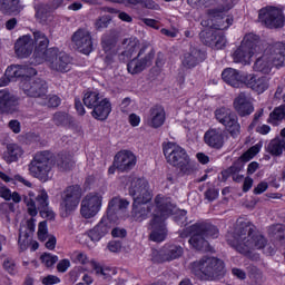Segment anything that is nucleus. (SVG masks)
Here are the masks:
<instances>
[{
	"label": "nucleus",
	"mask_w": 285,
	"mask_h": 285,
	"mask_svg": "<svg viewBox=\"0 0 285 285\" xmlns=\"http://www.w3.org/2000/svg\"><path fill=\"white\" fill-rule=\"evenodd\" d=\"M227 243L234 246L242 255H249L250 250H262L266 248L268 239H266L262 233L257 232L250 223L237 219L234 230V240L227 239Z\"/></svg>",
	"instance_id": "nucleus-1"
},
{
	"label": "nucleus",
	"mask_w": 285,
	"mask_h": 285,
	"mask_svg": "<svg viewBox=\"0 0 285 285\" xmlns=\"http://www.w3.org/2000/svg\"><path fill=\"white\" fill-rule=\"evenodd\" d=\"M209 14H213L216 18V29L218 31L213 28L200 31V41L204 43V46L213 48V50H224L227 41L226 36H224L222 30H227V28H230V26H233V20L232 18L224 17V13L217 10H210Z\"/></svg>",
	"instance_id": "nucleus-2"
},
{
	"label": "nucleus",
	"mask_w": 285,
	"mask_h": 285,
	"mask_svg": "<svg viewBox=\"0 0 285 285\" xmlns=\"http://www.w3.org/2000/svg\"><path fill=\"white\" fill-rule=\"evenodd\" d=\"M155 204L157 212L154 214L153 219L149 223V239L150 242H165L168 235V229H166V218L168 215L173 214V205L170 200L161 198V196H156Z\"/></svg>",
	"instance_id": "nucleus-3"
},
{
	"label": "nucleus",
	"mask_w": 285,
	"mask_h": 285,
	"mask_svg": "<svg viewBox=\"0 0 285 285\" xmlns=\"http://www.w3.org/2000/svg\"><path fill=\"white\" fill-rule=\"evenodd\" d=\"M163 153L167 164L178 168L181 175H193L197 170V163L190 159L186 149L175 142L163 144Z\"/></svg>",
	"instance_id": "nucleus-4"
},
{
	"label": "nucleus",
	"mask_w": 285,
	"mask_h": 285,
	"mask_svg": "<svg viewBox=\"0 0 285 285\" xmlns=\"http://www.w3.org/2000/svg\"><path fill=\"white\" fill-rule=\"evenodd\" d=\"M189 233V246H191L194 250H203V253H208L210 250L208 237H212L213 239H217V237H219V228L206 222L191 225Z\"/></svg>",
	"instance_id": "nucleus-5"
},
{
	"label": "nucleus",
	"mask_w": 285,
	"mask_h": 285,
	"mask_svg": "<svg viewBox=\"0 0 285 285\" xmlns=\"http://www.w3.org/2000/svg\"><path fill=\"white\" fill-rule=\"evenodd\" d=\"M224 271V261L215 257L204 256L193 263V273L203 282H213L222 275Z\"/></svg>",
	"instance_id": "nucleus-6"
},
{
	"label": "nucleus",
	"mask_w": 285,
	"mask_h": 285,
	"mask_svg": "<svg viewBox=\"0 0 285 285\" xmlns=\"http://www.w3.org/2000/svg\"><path fill=\"white\" fill-rule=\"evenodd\" d=\"M82 101L87 108L92 109L91 117L98 121H106L112 112L110 99L104 98L98 91H87Z\"/></svg>",
	"instance_id": "nucleus-7"
},
{
	"label": "nucleus",
	"mask_w": 285,
	"mask_h": 285,
	"mask_svg": "<svg viewBox=\"0 0 285 285\" xmlns=\"http://www.w3.org/2000/svg\"><path fill=\"white\" fill-rule=\"evenodd\" d=\"M55 159H52L50 151H38L29 164V173L40 181H48V179L52 177L51 173Z\"/></svg>",
	"instance_id": "nucleus-8"
},
{
	"label": "nucleus",
	"mask_w": 285,
	"mask_h": 285,
	"mask_svg": "<svg viewBox=\"0 0 285 285\" xmlns=\"http://www.w3.org/2000/svg\"><path fill=\"white\" fill-rule=\"evenodd\" d=\"M42 61H46L48 68L52 72H60L66 75L72 70V58L60 51L58 48H49L46 52V56L42 58Z\"/></svg>",
	"instance_id": "nucleus-9"
},
{
	"label": "nucleus",
	"mask_w": 285,
	"mask_h": 285,
	"mask_svg": "<svg viewBox=\"0 0 285 285\" xmlns=\"http://www.w3.org/2000/svg\"><path fill=\"white\" fill-rule=\"evenodd\" d=\"M258 41L259 37L254 33L246 35L240 46L233 53L235 63H250L253 55L257 51Z\"/></svg>",
	"instance_id": "nucleus-10"
},
{
	"label": "nucleus",
	"mask_w": 285,
	"mask_h": 285,
	"mask_svg": "<svg viewBox=\"0 0 285 285\" xmlns=\"http://www.w3.org/2000/svg\"><path fill=\"white\" fill-rule=\"evenodd\" d=\"M155 59V49L150 46H142L136 58L130 60L127 65V70L130 75H139L146 68L153 66Z\"/></svg>",
	"instance_id": "nucleus-11"
},
{
	"label": "nucleus",
	"mask_w": 285,
	"mask_h": 285,
	"mask_svg": "<svg viewBox=\"0 0 285 285\" xmlns=\"http://www.w3.org/2000/svg\"><path fill=\"white\" fill-rule=\"evenodd\" d=\"M258 21L269 30L284 28V12L275 7H265L258 11Z\"/></svg>",
	"instance_id": "nucleus-12"
},
{
	"label": "nucleus",
	"mask_w": 285,
	"mask_h": 285,
	"mask_svg": "<svg viewBox=\"0 0 285 285\" xmlns=\"http://www.w3.org/2000/svg\"><path fill=\"white\" fill-rule=\"evenodd\" d=\"M128 183L130 184L129 195L132 197L134 202L137 204H142V202H151L153 194L150 193L148 180L145 178L129 176Z\"/></svg>",
	"instance_id": "nucleus-13"
},
{
	"label": "nucleus",
	"mask_w": 285,
	"mask_h": 285,
	"mask_svg": "<svg viewBox=\"0 0 285 285\" xmlns=\"http://www.w3.org/2000/svg\"><path fill=\"white\" fill-rule=\"evenodd\" d=\"M20 88L27 97H32L35 99L46 97V95H48V82L37 77H24L20 81Z\"/></svg>",
	"instance_id": "nucleus-14"
},
{
	"label": "nucleus",
	"mask_w": 285,
	"mask_h": 285,
	"mask_svg": "<svg viewBox=\"0 0 285 285\" xmlns=\"http://www.w3.org/2000/svg\"><path fill=\"white\" fill-rule=\"evenodd\" d=\"M80 202L81 187L79 185L69 186L61 194L60 210H62L65 215H70V213L77 210Z\"/></svg>",
	"instance_id": "nucleus-15"
},
{
	"label": "nucleus",
	"mask_w": 285,
	"mask_h": 285,
	"mask_svg": "<svg viewBox=\"0 0 285 285\" xmlns=\"http://www.w3.org/2000/svg\"><path fill=\"white\" fill-rule=\"evenodd\" d=\"M104 197L97 193H90L81 200L80 215L85 219H92L101 210Z\"/></svg>",
	"instance_id": "nucleus-16"
},
{
	"label": "nucleus",
	"mask_w": 285,
	"mask_h": 285,
	"mask_svg": "<svg viewBox=\"0 0 285 285\" xmlns=\"http://www.w3.org/2000/svg\"><path fill=\"white\" fill-rule=\"evenodd\" d=\"M71 41L76 50L82 52V55H90V52H92V35L88 29H78L73 32Z\"/></svg>",
	"instance_id": "nucleus-17"
},
{
	"label": "nucleus",
	"mask_w": 285,
	"mask_h": 285,
	"mask_svg": "<svg viewBox=\"0 0 285 285\" xmlns=\"http://www.w3.org/2000/svg\"><path fill=\"white\" fill-rule=\"evenodd\" d=\"M246 88H249L257 95H264L271 86V79L266 76H257L255 73H245L244 77Z\"/></svg>",
	"instance_id": "nucleus-18"
},
{
	"label": "nucleus",
	"mask_w": 285,
	"mask_h": 285,
	"mask_svg": "<svg viewBox=\"0 0 285 285\" xmlns=\"http://www.w3.org/2000/svg\"><path fill=\"white\" fill-rule=\"evenodd\" d=\"M23 202L27 206L28 214L31 217H37L40 210L48 208V193L46 190L39 191L38 196L36 197V202L33 198L24 196Z\"/></svg>",
	"instance_id": "nucleus-19"
},
{
	"label": "nucleus",
	"mask_w": 285,
	"mask_h": 285,
	"mask_svg": "<svg viewBox=\"0 0 285 285\" xmlns=\"http://www.w3.org/2000/svg\"><path fill=\"white\" fill-rule=\"evenodd\" d=\"M114 165L120 173H128L137 166V157L132 151L122 150L115 156Z\"/></svg>",
	"instance_id": "nucleus-20"
},
{
	"label": "nucleus",
	"mask_w": 285,
	"mask_h": 285,
	"mask_svg": "<svg viewBox=\"0 0 285 285\" xmlns=\"http://www.w3.org/2000/svg\"><path fill=\"white\" fill-rule=\"evenodd\" d=\"M19 108V98L3 89L0 90V115H12Z\"/></svg>",
	"instance_id": "nucleus-21"
},
{
	"label": "nucleus",
	"mask_w": 285,
	"mask_h": 285,
	"mask_svg": "<svg viewBox=\"0 0 285 285\" xmlns=\"http://www.w3.org/2000/svg\"><path fill=\"white\" fill-rule=\"evenodd\" d=\"M234 110L239 115V117H248L255 112V107L250 97L246 92H239L233 102Z\"/></svg>",
	"instance_id": "nucleus-22"
},
{
	"label": "nucleus",
	"mask_w": 285,
	"mask_h": 285,
	"mask_svg": "<svg viewBox=\"0 0 285 285\" xmlns=\"http://www.w3.org/2000/svg\"><path fill=\"white\" fill-rule=\"evenodd\" d=\"M115 223L110 218H101V220L91 229L88 230L87 235L91 242H101L106 235L110 234Z\"/></svg>",
	"instance_id": "nucleus-23"
},
{
	"label": "nucleus",
	"mask_w": 285,
	"mask_h": 285,
	"mask_svg": "<svg viewBox=\"0 0 285 285\" xmlns=\"http://www.w3.org/2000/svg\"><path fill=\"white\" fill-rule=\"evenodd\" d=\"M206 60V52L202 51V49L197 47H190L189 51L184 53L181 59V66L186 68V70H191V68H196L203 61Z\"/></svg>",
	"instance_id": "nucleus-24"
},
{
	"label": "nucleus",
	"mask_w": 285,
	"mask_h": 285,
	"mask_svg": "<svg viewBox=\"0 0 285 285\" xmlns=\"http://www.w3.org/2000/svg\"><path fill=\"white\" fill-rule=\"evenodd\" d=\"M49 43L50 40L46 33L41 31H33V46H36L33 57L37 59V63H41L43 61L46 52H48Z\"/></svg>",
	"instance_id": "nucleus-25"
},
{
	"label": "nucleus",
	"mask_w": 285,
	"mask_h": 285,
	"mask_svg": "<svg viewBox=\"0 0 285 285\" xmlns=\"http://www.w3.org/2000/svg\"><path fill=\"white\" fill-rule=\"evenodd\" d=\"M35 50V40L29 35L20 37L14 43V52L20 59H27Z\"/></svg>",
	"instance_id": "nucleus-26"
},
{
	"label": "nucleus",
	"mask_w": 285,
	"mask_h": 285,
	"mask_svg": "<svg viewBox=\"0 0 285 285\" xmlns=\"http://www.w3.org/2000/svg\"><path fill=\"white\" fill-rule=\"evenodd\" d=\"M275 68H284L285 66V45L283 42L274 43L266 52Z\"/></svg>",
	"instance_id": "nucleus-27"
},
{
	"label": "nucleus",
	"mask_w": 285,
	"mask_h": 285,
	"mask_svg": "<svg viewBox=\"0 0 285 285\" xmlns=\"http://www.w3.org/2000/svg\"><path fill=\"white\" fill-rule=\"evenodd\" d=\"M246 73L239 72L237 69L227 68L222 72V78L225 83L232 86V88H239V86H244L245 81L244 78Z\"/></svg>",
	"instance_id": "nucleus-28"
},
{
	"label": "nucleus",
	"mask_w": 285,
	"mask_h": 285,
	"mask_svg": "<svg viewBox=\"0 0 285 285\" xmlns=\"http://www.w3.org/2000/svg\"><path fill=\"white\" fill-rule=\"evenodd\" d=\"M166 121V110L164 107L156 105L149 109V116L147 118V125L150 128H161V125Z\"/></svg>",
	"instance_id": "nucleus-29"
},
{
	"label": "nucleus",
	"mask_w": 285,
	"mask_h": 285,
	"mask_svg": "<svg viewBox=\"0 0 285 285\" xmlns=\"http://www.w3.org/2000/svg\"><path fill=\"white\" fill-rule=\"evenodd\" d=\"M204 141L209 148H224V132L220 129H209L205 132Z\"/></svg>",
	"instance_id": "nucleus-30"
},
{
	"label": "nucleus",
	"mask_w": 285,
	"mask_h": 285,
	"mask_svg": "<svg viewBox=\"0 0 285 285\" xmlns=\"http://www.w3.org/2000/svg\"><path fill=\"white\" fill-rule=\"evenodd\" d=\"M23 157V147L18 144H7L4 151L2 153V159L6 164H14Z\"/></svg>",
	"instance_id": "nucleus-31"
},
{
	"label": "nucleus",
	"mask_w": 285,
	"mask_h": 285,
	"mask_svg": "<svg viewBox=\"0 0 285 285\" xmlns=\"http://www.w3.org/2000/svg\"><path fill=\"white\" fill-rule=\"evenodd\" d=\"M148 203L149 202L137 203V200H134L131 217L135 222H144L145 219H148V216L153 210V206Z\"/></svg>",
	"instance_id": "nucleus-32"
},
{
	"label": "nucleus",
	"mask_w": 285,
	"mask_h": 285,
	"mask_svg": "<svg viewBox=\"0 0 285 285\" xmlns=\"http://www.w3.org/2000/svg\"><path fill=\"white\" fill-rule=\"evenodd\" d=\"M35 219L31 218L27 220V226L20 228L18 244L21 250H27L28 245L30 244V237L35 233Z\"/></svg>",
	"instance_id": "nucleus-33"
},
{
	"label": "nucleus",
	"mask_w": 285,
	"mask_h": 285,
	"mask_svg": "<svg viewBox=\"0 0 285 285\" xmlns=\"http://www.w3.org/2000/svg\"><path fill=\"white\" fill-rule=\"evenodd\" d=\"M220 124L225 126V128L229 131V135H232V137H237V135H239L242 126H239L237 115L233 112L230 109L227 112V116L224 117V120H220Z\"/></svg>",
	"instance_id": "nucleus-34"
},
{
	"label": "nucleus",
	"mask_w": 285,
	"mask_h": 285,
	"mask_svg": "<svg viewBox=\"0 0 285 285\" xmlns=\"http://www.w3.org/2000/svg\"><path fill=\"white\" fill-rule=\"evenodd\" d=\"M21 0H0V12L2 14H17L23 10Z\"/></svg>",
	"instance_id": "nucleus-35"
},
{
	"label": "nucleus",
	"mask_w": 285,
	"mask_h": 285,
	"mask_svg": "<svg viewBox=\"0 0 285 285\" xmlns=\"http://www.w3.org/2000/svg\"><path fill=\"white\" fill-rule=\"evenodd\" d=\"M267 153L272 155V157H282L285 153V138H274L266 146Z\"/></svg>",
	"instance_id": "nucleus-36"
},
{
	"label": "nucleus",
	"mask_w": 285,
	"mask_h": 285,
	"mask_svg": "<svg viewBox=\"0 0 285 285\" xmlns=\"http://www.w3.org/2000/svg\"><path fill=\"white\" fill-rule=\"evenodd\" d=\"M35 10L36 19L39 23H48L52 19V9H50V6L39 3L35 6Z\"/></svg>",
	"instance_id": "nucleus-37"
},
{
	"label": "nucleus",
	"mask_w": 285,
	"mask_h": 285,
	"mask_svg": "<svg viewBox=\"0 0 285 285\" xmlns=\"http://www.w3.org/2000/svg\"><path fill=\"white\" fill-rule=\"evenodd\" d=\"M254 70L256 72H263V75H269L271 70H273V62L267 53H264L255 61Z\"/></svg>",
	"instance_id": "nucleus-38"
},
{
	"label": "nucleus",
	"mask_w": 285,
	"mask_h": 285,
	"mask_svg": "<svg viewBox=\"0 0 285 285\" xmlns=\"http://www.w3.org/2000/svg\"><path fill=\"white\" fill-rule=\"evenodd\" d=\"M122 46L125 49V51H122V56L130 59V57H132V55L139 50V40L135 37L125 38L122 40Z\"/></svg>",
	"instance_id": "nucleus-39"
},
{
	"label": "nucleus",
	"mask_w": 285,
	"mask_h": 285,
	"mask_svg": "<svg viewBox=\"0 0 285 285\" xmlns=\"http://www.w3.org/2000/svg\"><path fill=\"white\" fill-rule=\"evenodd\" d=\"M128 206H130V202L119 197H114L108 204L107 215H115L117 210H124L128 208Z\"/></svg>",
	"instance_id": "nucleus-40"
},
{
	"label": "nucleus",
	"mask_w": 285,
	"mask_h": 285,
	"mask_svg": "<svg viewBox=\"0 0 285 285\" xmlns=\"http://www.w3.org/2000/svg\"><path fill=\"white\" fill-rule=\"evenodd\" d=\"M56 165L61 171H66L75 166V161L70 154H58L56 157Z\"/></svg>",
	"instance_id": "nucleus-41"
},
{
	"label": "nucleus",
	"mask_w": 285,
	"mask_h": 285,
	"mask_svg": "<svg viewBox=\"0 0 285 285\" xmlns=\"http://www.w3.org/2000/svg\"><path fill=\"white\" fill-rule=\"evenodd\" d=\"M165 259L166 262H173V259H179L184 255V248L179 245H165Z\"/></svg>",
	"instance_id": "nucleus-42"
},
{
	"label": "nucleus",
	"mask_w": 285,
	"mask_h": 285,
	"mask_svg": "<svg viewBox=\"0 0 285 285\" xmlns=\"http://www.w3.org/2000/svg\"><path fill=\"white\" fill-rule=\"evenodd\" d=\"M26 70L28 68L21 66V65H13L6 69L4 73H7V77L10 78L11 81H14V79H19L20 77L22 79H26Z\"/></svg>",
	"instance_id": "nucleus-43"
},
{
	"label": "nucleus",
	"mask_w": 285,
	"mask_h": 285,
	"mask_svg": "<svg viewBox=\"0 0 285 285\" xmlns=\"http://www.w3.org/2000/svg\"><path fill=\"white\" fill-rule=\"evenodd\" d=\"M268 235L274 239H278L281 244H285V226L282 224L272 225L268 227Z\"/></svg>",
	"instance_id": "nucleus-44"
},
{
	"label": "nucleus",
	"mask_w": 285,
	"mask_h": 285,
	"mask_svg": "<svg viewBox=\"0 0 285 285\" xmlns=\"http://www.w3.org/2000/svg\"><path fill=\"white\" fill-rule=\"evenodd\" d=\"M52 122L55 126H70L72 118L66 111H57L52 116Z\"/></svg>",
	"instance_id": "nucleus-45"
},
{
	"label": "nucleus",
	"mask_w": 285,
	"mask_h": 285,
	"mask_svg": "<svg viewBox=\"0 0 285 285\" xmlns=\"http://www.w3.org/2000/svg\"><path fill=\"white\" fill-rule=\"evenodd\" d=\"M244 164L245 160L244 158L240 156L234 164L233 166H230L227 170H224L222 173L223 177L225 179H228V177L234 176V175H237V173L242 171V169L244 168Z\"/></svg>",
	"instance_id": "nucleus-46"
},
{
	"label": "nucleus",
	"mask_w": 285,
	"mask_h": 285,
	"mask_svg": "<svg viewBox=\"0 0 285 285\" xmlns=\"http://www.w3.org/2000/svg\"><path fill=\"white\" fill-rule=\"evenodd\" d=\"M285 119V105L276 107L271 114L268 118L269 124H277V121H282Z\"/></svg>",
	"instance_id": "nucleus-47"
},
{
	"label": "nucleus",
	"mask_w": 285,
	"mask_h": 285,
	"mask_svg": "<svg viewBox=\"0 0 285 285\" xmlns=\"http://www.w3.org/2000/svg\"><path fill=\"white\" fill-rule=\"evenodd\" d=\"M70 259L71 262H73V264H81V265L88 264V255H86V253L80 250H76L71 253Z\"/></svg>",
	"instance_id": "nucleus-48"
},
{
	"label": "nucleus",
	"mask_w": 285,
	"mask_h": 285,
	"mask_svg": "<svg viewBox=\"0 0 285 285\" xmlns=\"http://www.w3.org/2000/svg\"><path fill=\"white\" fill-rule=\"evenodd\" d=\"M101 46L105 52H110V50L117 46V40H115L112 36H104Z\"/></svg>",
	"instance_id": "nucleus-49"
},
{
	"label": "nucleus",
	"mask_w": 285,
	"mask_h": 285,
	"mask_svg": "<svg viewBox=\"0 0 285 285\" xmlns=\"http://www.w3.org/2000/svg\"><path fill=\"white\" fill-rule=\"evenodd\" d=\"M50 235H48V222L43 220L38 226V239L39 242H46Z\"/></svg>",
	"instance_id": "nucleus-50"
},
{
	"label": "nucleus",
	"mask_w": 285,
	"mask_h": 285,
	"mask_svg": "<svg viewBox=\"0 0 285 285\" xmlns=\"http://www.w3.org/2000/svg\"><path fill=\"white\" fill-rule=\"evenodd\" d=\"M151 261H154L155 264H163V262H167L166 261V252H165L164 247L159 250L153 249Z\"/></svg>",
	"instance_id": "nucleus-51"
},
{
	"label": "nucleus",
	"mask_w": 285,
	"mask_h": 285,
	"mask_svg": "<svg viewBox=\"0 0 285 285\" xmlns=\"http://www.w3.org/2000/svg\"><path fill=\"white\" fill-rule=\"evenodd\" d=\"M3 268L10 275H17V263L12 258H6L3 262Z\"/></svg>",
	"instance_id": "nucleus-52"
},
{
	"label": "nucleus",
	"mask_w": 285,
	"mask_h": 285,
	"mask_svg": "<svg viewBox=\"0 0 285 285\" xmlns=\"http://www.w3.org/2000/svg\"><path fill=\"white\" fill-rule=\"evenodd\" d=\"M40 259H41L42 264H45V266H47V268L55 266V264H57V262H59V257L52 256L50 254H43L40 257Z\"/></svg>",
	"instance_id": "nucleus-53"
},
{
	"label": "nucleus",
	"mask_w": 285,
	"mask_h": 285,
	"mask_svg": "<svg viewBox=\"0 0 285 285\" xmlns=\"http://www.w3.org/2000/svg\"><path fill=\"white\" fill-rule=\"evenodd\" d=\"M259 153V145H255L253 147H250L246 153H244L240 158H243V160L246 161H250V159H253V157H255V155H257Z\"/></svg>",
	"instance_id": "nucleus-54"
},
{
	"label": "nucleus",
	"mask_w": 285,
	"mask_h": 285,
	"mask_svg": "<svg viewBox=\"0 0 285 285\" xmlns=\"http://www.w3.org/2000/svg\"><path fill=\"white\" fill-rule=\"evenodd\" d=\"M110 23V18L108 16H102L95 22L96 30H104V28H108Z\"/></svg>",
	"instance_id": "nucleus-55"
},
{
	"label": "nucleus",
	"mask_w": 285,
	"mask_h": 285,
	"mask_svg": "<svg viewBox=\"0 0 285 285\" xmlns=\"http://www.w3.org/2000/svg\"><path fill=\"white\" fill-rule=\"evenodd\" d=\"M217 197H219V190L215 189V187L208 188L205 191V199H207L208 202H215Z\"/></svg>",
	"instance_id": "nucleus-56"
},
{
	"label": "nucleus",
	"mask_w": 285,
	"mask_h": 285,
	"mask_svg": "<svg viewBox=\"0 0 285 285\" xmlns=\"http://www.w3.org/2000/svg\"><path fill=\"white\" fill-rule=\"evenodd\" d=\"M230 109L228 108H225V107H222L219 109H216L215 110V117L217 119V121H224V117H228V112H229Z\"/></svg>",
	"instance_id": "nucleus-57"
},
{
	"label": "nucleus",
	"mask_w": 285,
	"mask_h": 285,
	"mask_svg": "<svg viewBox=\"0 0 285 285\" xmlns=\"http://www.w3.org/2000/svg\"><path fill=\"white\" fill-rule=\"evenodd\" d=\"M40 215L41 217H43V219H49L50 222H52V219H55V212H52V209H50V207H46L43 209H40Z\"/></svg>",
	"instance_id": "nucleus-58"
},
{
	"label": "nucleus",
	"mask_w": 285,
	"mask_h": 285,
	"mask_svg": "<svg viewBox=\"0 0 285 285\" xmlns=\"http://www.w3.org/2000/svg\"><path fill=\"white\" fill-rule=\"evenodd\" d=\"M60 282L61 279L55 275H48L42 278L43 285H55V284H59Z\"/></svg>",
	"instance_id": "nucleus-59"
},
{
	"label": "nucleus",
	"mask_w": 285,
	"mask_h": 285,
	"mask_svg": "<svg viewBox=\"0 0 285 285\" xmlns=\"http://www.w3.org/2000/svg\"><path fill=\"white\" fill-rule=\"evenodd\" d=\"M140 6L147 8L148 10H159V4L153 0H141Z\"/></svg>",
	"instance_id": "nucleus-60"
},
{
	"label": "nucleus",
	"mask_w": 285,
	"mask_h": 285,
	"mask_svg": "<svg viewBox=\"0 0 285 285\" xmlns=\"http://www.w3.org/2000/svg\"><path fill=\"white\" fill-rule=\"evenodd\" d=\"M49 108H59L61 106V98L59 96H50L48 99Z\"/></svg>",
	"instance_id": "nucleus-61"
},
{
	"label": "nucleus",
	"mask_w": 285,
	"mask_h": 285,
	"mask_svg": "<svg viewBox=\"0 0 285 285\" xmlns=\"http://www.w3.org/2000/svg\"><path fill=\"white\" fill-rule=\"evenodd\" d=\"M69 266H70V261L65 258L58 263L57 271H58V273H66V271H68Z\"/></svg>",
	"instance_id": "nucleus-62"
},
{
	"label": "nucleus",
	"mask_w": 285,
	"mask_h": 285,
	"mask_svg": "<svg viewBox=\"0 0 285 285\" xmlns=\"http://www.w3.org/2000/svg\"><path fill=\"white\" fill-rule=\"evenodd\" d=\"M10 188H7L6 185L0 183V197L2 199H6V202H10Z\"/></svg>",
	"instance_id": "nucleus-63"
},
{
	"label": "nucleus",
	"mask_w": 285,
	"mask_h": 285,
	"mask_svg": "<svg viewBox=\"0 0 285 285\" xmlns=\"http://www.w3.org/2000/svg\"><path fill=\"white\" fill-rule=\"evenodd\" d=\"M75 108H76L78 115H80V117H83V115H86V108L83 107V104L81 102V100L79 98L75 99Z\"/></svg>",
	"instance_id": "nucleus-64"
}]
</instances>
